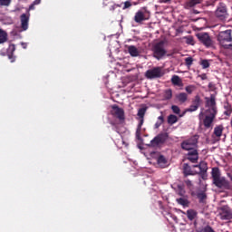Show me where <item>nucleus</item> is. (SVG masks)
Masks as SVG:
<instances>
[{"instance_id": "f257e3e1", "label": "nucleus", "mask_w": 232, "mask_h": 232, "mask_svg": "<svg viewBox=\"0 0 232 232\" xmlns=\"http://www.w3.org/2000/svg\"><path fill=\"white\" fill-rule=\"evenodd\" d=\"M211 177L214 186H216V188H218V189H229V188H231L229 181L226 179L225 177H222V174L220 173V169H218V167H215L212 169Z\"/></svg>"}, {"instance_id": "f03ea898", "label": "nucleus", "mask_w": 232, "mask_h": 232, "mask_svg": "<svg viewBox=\"0 0 232 232\" xmlns=\"http://www.w3.org/2000/svg\"><path fill=\"white\" fill-rule=\"evenodd\" d=\"M231 32V29H228L226 31H221L218 34V41L222 48H225V50H232V44H227V43L232 42Z\"/></svg>"}, {"instance_id": "7ed1b4c3", "label": "nucleus", "mask_w": 232, "mask_h": 232, "mask_svg": "<svg viewBox=\"0 0 232 232\" xmlns=\"http://www.w3.org/2000/svg\"><path fill=\"white\" fill-rule=\"evenodd\" d=\"M197 144H198V135H193L181 142V148L185 151H193L197 150Z\"/></svg>"}, {"instance_id": "20e7f679", "label": "nucleus", "mask_w": 232, "mask_h": 232, "mask_svg": "<svg viewBox=\"0 0 232 232\" xmlns=\"http://www.w3.org/2000/svg\"><path fill=\"white\" fill-rule=\"evenodd\" d=\"M150 17H151V13L147 7H142L135 14L134 21L138 23V24H142L144 21H150Z\"/></svg>"}, {"instance_id": "39448f33", "label": "nucleus", "mask_w": 232, "mask_h": 232, "mask_svg": "<svg viewBox=\"0 0 232 232\" xmlns=\"http://www.w3.org/2000/svg\"><path fill=\"white\" fill-rule=\"evenodd\" d=\"M153 57L158 61H160L164 55L168 53L164 48V42H159L152 47Z\"/></svg>"}, {"instance_id": "423d86ee", "label": "nucleus", "mask_w": 232, "mask_h": 232, "mask_svg": "<svg viewBox=\"0 0 232 232\" xmlns=\"http://www.w3.org/2000/svg\"><path fill=\"white\" fill-rule=\"evenodd\" d=\"M164 73H162V69L160 67H154L152 69L147 70L145 72L146 79H160Z\"/></svg>"}, {"instance_id": "0eeeda50", "label": "nucleus", "mask_w": 232, "mask_h": 232, "mask_svg": "<svg viewBox=\"0 0 232 232\" xmlns=\"http://www.w3.org/2000/svg\"><path fill=\"white\" fill-rule=\"evenodd\" d=\"M215 15L219 21H226V18L227 17V8H226V4L220 3L218 5Z\"/></svg>"}, {"instance_id": "6e6552de", "label": "nucleus", "mask_w": 232, "mask_h": 232, "mask_svg": "<svg viewBox=\"0 0 232 232\" xmlns=\"http://www.w3.org/2000/svg\"><path fill=\"white\" fill-rule=\"evenodd\" d=\"M197 37L204 46L207 48H211L213 46V40L211 39V36H209V34L208 33H199L197 34Z\"/></svg>"}, {"instance_id": "1a4fd4ad", "label": "nucleus", "mask_w": 232, "mask_h": 232, "mask_svg": "<svg viewBox=\"0 0 232 232\" xmlns=\"http://www.w3.org/2000/svg\"><path fill=\"white\" fill-rule=\"evenodd\" d=\"M111 114L112 117L119 119L120 121H124L126 119L124 115V109L119 107L117 104L111 105Z\"/></svg>"}, {"instance_id": "9d476101", "label": "nucleus", "mask_w": 232, "mask_h": 232, "mask_svg": "<svg viewBox=\"0 0 232 232\" xmlns=\"http://www.w3.org/2000/svg\"><path fill=\"white\" fill-rule=\"evenodd\" d=\"M220 220H232V209L229 206H223L219 211Z\"/></svg>"}, {"instance_id": "9b49d317", "label": "nucleus", "mask_w": 232, "mask_h": 232, "mask_svg": "<svg viewBox=\"0 0 232 232\" xmlns=\"http://www.w3.org/2000/svg\"><path fill=\"white\" fill-rule=\"evenodd\" d=\"M166 140H168V133H160L150 141V146L155 148V146L164 144Z\"/></svg>"}, {"instance_id": "f8f14e48", "label": "nucleus", "mask_w": 232, "mask_h": 232, "mask_svg": "<svg viewBox=\"0 0 232 232\" xmlns=\"http://www.w3.org/2000/svg\"><path fill=\"white\" fill-rule=\"evenodd\" d=\"M215 117H217V112H207V115L203 120V125L207 130L213 127Z\"/></svg>"}, {"instance_id": "ddd939ff", "label": "nucleus", "mask_w": 232, "mask_h": 232, "mask_svg": "<svg viewBox=\"0 0 232 232\" xmlns=\"http://www.w3.org/2000/svg\"><path fill=\"white\" fill-rule=\"evenodd\" d=\"M207 106H208V109L206 111V113H217L215 95H211L209 99L207 98Z\"/></svg>"}, {"instance_id": "4468645a", "label": "nucleus", "mask_w": 232, "mask_h": 232, "mask_svg": "<svg viewBox=\"0 0 232 232\" xmlns=\"http://www.w3.org/2000/svg\"><path fill=\"white\" fill-rule=\"evenodd\" d=\"M187 155H188L187 157L188 160H189L193 164L198 161V150H190Z\"/></svg>"}, {"instance_id": "2eb2a0df", "label": "nucleus", "mask_w": 232, "mask_h": 232, "mask_svg": "<svg viewBox=\"0 0 232 232\" xmlns=\"http://www.w3.org/2000/svg\"><path fill=\"white\" fill-rule=\"evenodd\" d=\"M183 182L187 186L188 189L190 191L191 197H195V195H197V192H195V186L193 185V181H191L189 179H185Z\"/></svg>"}, {"instance_id": "dca6fc26", "label": "nucleus", "mask_w": 232, "mask_h": 232, "mask_svg": "<svg viewBox=\"0 0 232 232\" xmlns=\"http://www.w3.org/2000/svg\"><path fill=\"white\" fill-rule=\"evenodd\" d=\"M20 19H21L22 30H24V31L28 30V21H30V17L28 15H26V14H23L20 16Z\"/></svg>"}, {"instance_id": "f3484780", "label": "nucleus", "mask_w": 232, "mask_h": 232, "mask_svg": "<svg viewBox=\"0 0 232 232\" xmlns=\"http://www.w3.org/2000/svg\"><path fill=\"white\" fill-rule=\"evenodd\" d=\"M223 107H224V115H227V117H229L232 113V106L231 103H229L228 101H226L223 102Z\"/></svg>"}, {"instance_id": "a211bd4d", "label": "nucleus", "mask_w": 232, "mask_h": 232, "mask_svg": "<svg viewBox=\"0 0 232 232\" xmlns=\"http://www.w3.org/2000/svg\"><path fill=\"white\" fill-rule=\"evenodd\" d=\"M157 163L160 168H168V160L163 155L158 157Z\"/></svg>"}, {"instance_id": "6ab92c4d", "label": "nucleus", "mask_w": 232, "mask_h": 232, "mask_svg": "<svg viewBox=\"0 0 232 232\" xmlns=\"http://www.w3.org/2000/svg\"><path fill=\"white\" fill-rule=\"evenodd\" d=\"M195 197L198 198L199 204H206V200L208 198V195L204 191L198 192Z\"/></svg>"}, {"instance_id": "aec40b11", "label": "nucleus", "mask_w": 232, "mask_h": 232, "mask_svg": "<svg viewBox=\"0 0 232 232\" xmlns=\"http://www.w3.org/2000/svg\"><path fill=\"white\" fill-rule=\"evenodd\" d=\"M128 52H129V53H130V55L131 56V57H139V55H140V52H139V49H137L136 47H135V45H130L129 47H128Z\"/></svg>"}, {"instance_id": "412c9836", "label": "nucleus", "mask_w": 232, "mask_h": 232, "mask_svg": "<svg viewBox=\"0 0 232 232\" xmlns=\"http://www.w3.org/2000/svg\"><path fill=\"white\" fill-rule=\"evenodd\" d=\"M176 99L180 102L181 104H184L188 101V93L186 92H179L176 94Z\"/></svg>"}, {"instance_id": "4be33fe9", "label": "nucleus", "mask_w": 232, "mask_h": 232, "mask_svg": "<svg viewBox=\"0 0 232 232\" xmlns=\"http://www.w3.org/2000/svg\"><path fill=\"white\" fill-rule=\"evenodd\" d=\"M183 175L185 179L188 177V175H193V170H191V167L188 163H184L183 165Z\"/></svg>"}, {"instance_id": "5701e85b", "label": "nucleus", "mask_w": 232, "mask_h": 232, "mask_svg": "<svg viewBox=\"0 0 232 232\" xmlns=\"http://www.w3.org/2000/svg\"><path fill=\"white\" fill-rule=\"evenodd\" d=\"M176 202L179 204V206H183V208H189V200L186 198H177Z\"/></svg>"}, {"instance_id": "b1692460", "label": "nucleus", "mask_w": 232, "mask_h": 232, "mask_svg": "<svg viewBox=\"0 0 232 232\" xmlns=\"http://www.w3.org/2000/svg\"><path fill=\"white\" fill-rule=\"evenodd\" d=\"M6 41H8V34L0 28V44H4Z\"/></svg>"}, {"instance_id": "393cba45", "label": "nucleus", "mask_w": 232, "mask_h": 232, "mask_svg": "<svg viewBox=\"0 0 232 232\" xmlns=\"http://www.w3.org/2000/svg\"><path fill=\"white\" fill-rule=\"evenodd\" d=\"M197 215H198V213L195 209L187 210V218L188 220H195V218H197Z\"/></svg>"}, {"instance_id": "a878e982", "label": "nucleus", "mask_w": 232, "mask_h": 232, "mask_svg": "<svg viewBox=\"0 0 232 232\" xmlns=\"http://www.w3.org/2000/svg\"><path fill=\"white\" fill-rule=\"evenodd\" d=\"M168 124L170 126H173V124H176V122H179V118L175 114H169L168 116Z\"/></svg>"}, {"instance_id": "bb28decb", "label": "nucleus", "mask_w": 232, "mask_h": 232, "mask_svg": "<svg viewBox=\"0 0 232 232\" xmlns=\"http://www.w3.org/2000/svg\"><path fill=\"white\" fill-rule=\"evenodd\" d=\"M223 131H224V127L222 125H218L214 129V135H216V137H222Z\"/></svg>"}, {"instance_id": "cd10ccee", "label": "nucleus", "mask_w": 232, "mask_h": 232, "mask_svg": "<svg viewBox=\"0 0 232 232\" xmlns=\"http://www.w3.org/2000/svg\"><path fill=\"white\" fill-rule=\"evenodd\" d=\"M164 101H170V99L173 97V91L171 89H168L164 92Z\"/></svg>"}, {"instance_id": "c85d7f7f", "label": "nucleus", "mask_w": 232, "mask_h": 232, "mask_svg": "<svg viewBox=\"0 0 232 232\" xmlns=\"http://www.w3.org/2000/svg\"><path fill=\"white\" fill-rule=\"evenodd\" d=\"M162 124H164V115L161 114L160 116L158 117V121H156L154 128L156 130H159V127L162 126Z\"/></svg>"}, {"instance_id": "c756f323", "label": "nucleus", "mask_w": 232, "mask_h": 232, "mask_svg": "<svg viewBox=\"0 0 232 232\" xmlns=\"http://www.w3.org/2000/svg\"><path fill=\"white\" fill-rule=\"evenodd\" d=\"M171 82L174 84V86H180V82H182V81L180 80V77L174 75L171 78Z\"/></svg>"}, {"instance_id": "7c9ffc66", "label": "nucleus", "mask_w": 232, "mask_h": 232, "mask_svg": "<svg viewBox=\"0 0 232 232\" xmlns=\"http://www.w3.org/2000/svg\"><path fill=\"white\" fill-rule=\"evenodd\" d=\"M193 168H199L201 173H206L208 171V165L206 163H200L199 165H194Z\"/></svg>"}, {"instance_id": "2f4dec72", "label": "nucleus", "mask_w": 232, "mask_h": 232, "mask_svg": "<svg viewBox=\"0 0 232 232\" xmlns=\"http://www.w3.org/2000/svg\"><path fill=\"white\" fill-rule=\"evenodd\" d=\"M177 193L179 197H184V195H186V189L184 188V186L178 185Z\"/></svg>"}, {"instance_id": "473e14b6", "label": "nucleus", "mask_w": 232, "mask_h": 232, "mask_svg": "<svg viewBox=\"0 0 232 232\" xmlns=\"http://www.w3.org/2000/svg\"><path fill=\"white\" fill-rule=\"evenodd\" d=\"M146 107L140 108L138 111V117H140V119H144V116L146 115Z\"/></svg>"}, {"instance_id": "72a5a7b5", "label": "nucleus", "mask_w": 232, "mask_h": 232, "mask_svg": "<svg viewBox=\"0 0 232 232\" xmlns=\"http://www.w3.org/2000/svg\"><path fill=\"white\" fill-rule=\"evenodd\" d=\"M192 106H197V108H199V106H200V96H198V95L195 96L194 100L192 101Z\"/></svg>"}, {"instance_id": "f704fd0d", "label": "nucleus", "mask_w": 232, "mask_h": 232, "mask_svg": "<svg viewBox=\"0 0 232 232\" xmlns=\"http://www.w3.org/2000/svg\"><path fill=\"white\" fill-rule=\"evenodd\" d=\"M185 91L187 92V93L191 95L193 93V92H195V86L194 85H188V86L185 87Z\"/></svg>"}, {"instance_id": "c9c22d12", "label": "nucleus", "mask_w": 232, "mask_h": 232, "mask_svg": "<svg viewBox=\"0 0 232 232\" xmlns=\"http://www.w3.org/2000/svg\"><path fill=\"white\" fill-rule=\"evenodd\" d=\"M171 110L173 111V113H175L176 115H179L180 114V108L177 105H172L171 106Z\"/></svg>"}, {"instance_id": "e433bc0d", "label": "nucleus", "mask_w": 232, "mask_h": 232, "mask_svg": "<svg viewBox=\"0 0 232 232\" xmlns=\"http://www.w3.org/2000/svg\"><path fill=\"white\" fill-rule=\"evenodd\" d=\"M200 64L203 70H206V68H209V62L208 60H202Z\"/></svg>"}, {"instance_id": "4c0bfd02", "label": "nucleus", "mask_w": 232, "mask_h": 232, "mask_svg": "<svg viewBox=\"0 0 232 232\" xmlns=\"http://www.w3.org/2000/svg\"><path fill=\"white\" fill-rule=\"evenodd\" d=\"M10 3H12V0H0L1 6H10Z\"/></svg>"}, {"instance_id": "58836bf2", "label": "nucleus", "mask_w": 232, "mask_h": 232, "mask_svg": "<svg viewBox=\"0 0 232 232\" xmlns=\"http://www.w3.org/2000/svg\"><path fill=\"white\" fill-rule=\"evenodd\" d=\"M185 64L186 66H191L193 64V58L192 57H188L185 58Z\"/></svg>"}, {"instance_id": "ea45409f", "label": "nucleus", "mask_w": 232, "mask_h": 232, "mask_svg": "<svg viewBox=\"0 0 232 232\" xmlns=\"http://www.w3.org/2000/svg\"><path fill=\"white\" fill-rule=\"evenodd\" d=\"M14 52H15V44H12L9 45L8 53L14 54Z\"/></svg>"}, {"instance_id": "a19ab883", "label": "nucleus", "mask_w": 232, "mask_h": 232, "mask_svg": "<svg viewBox=\"0 0 232 232\" xmlns=\"http://www.w3.org/2000/svg\"><path fill=\"white\" fill-rule=\"evenodd\" d=\"M130 6H131V2L126 1V2L124 3V5H123V7H122V10H126V9H128V8H130Z\"/></svg>"}, {"instance_id": "79ce46f5", "label": "nucleus", "mask_w": 232, "mask_h": 232, "mask_svg": "<svg viewBox=\"0 0 232 232\" xmlns=\"http://www.w3.org/2000/svg\"><path fill=\"white\" fill-rule=\"evenodd\" d=\"M198 110V107L196 105H190L189 108L187 110V111H197Z\"/></svg>"}, {"instance_id": "37998d69", "label": "nucleus", "mask_w": 232, "mask_h": 232, "mask_svg": "<svg viewBox=\"0 0 232 232\" xmlns=\"http://www.w3.org/2000/svg\"><path fill=\"white\" fill-rule=\"evenodd\" d=\"M187 44H191V45L195 44V40H193L191 36H188L187 38Z\"/></svg>"}, {"instance_id": "c03bdc74", "label": "nucleus", "mask_w": 232, "mask_h": 232, "mask_svg": "<svg viewBox=\"0 0 232 232\" xmlns=\"http://www.w3.org/2000/svg\"><path fill=\"white\" fill-rule=\"evenodd\" d=\"M142 124H144V118H140V122L138 124V128L142 130Z\"/></svg>"}, {"instance_id": "a18cd8bd", "label": "nucleus", "mask_w": 232, "mask_h": 232, "mask_svg": "<svg viewBox=\"0 0 232 232\" xmlns=\"http://www.w3.org/2000/svg\"><path fill=\"white\" fill-rule=\"evenodd\" d=\"M8 57L10 59L11 63H15V56H14V54L9 53Z\"/></svg>"}, {"instance_id": "49530a36", "label": "nucleus", "mask_w": 232, "mask_h": 232, "mask_svg": "<svg viewBox=\"0 0 232 232\" xmlns=\"http://www.w3.org/2000/svg\"><path fill=\"white\" fill-rule=\"evenodd\" d=\"M142 129H140L139 127H137V130H136V137L139 139V137H140V131H141Z\"/></svg>"}, {"instance_id": "de8ad7c7", "label": "nucleus", "mask_w": 232, "mask_h": 232, "mask_svg": "<svg viewBox=\"0 0 232 232\" xmlns=\"http://www.w3.org/2000/svg\"><path fill=\"white\" fill-rule=\"evenodd\" d=\"M201 81H206V79H208V75L206 73H202L199 75Z\"/></svg>"}, {"instance_id": "09e8293b", "label": "nucleus", "mask_w": 232, "mask_h": 232, "mask_svg": "<svg viewBox=\"0 0 232 232\" xmlns=\"http://www.w3.org/2000/svg\"><path fill=\"white\" fill-rule=\"evenodd\" d=\"M160 3H163V4H168V3H171V0H159Z\"/></svg>"}, {"instance_id": "8fccbe9b", "label": "nucleus", "mask_w": 232, "mask_h": 232, "mask_svg": "<svg viewBox=\"0 0 232 232\" xmlns=\"http://www.w3.org/2000/svg\"><path fill=\"white\" fill-rule=\"evenodd\" d=\"M33 4H34V5H41V0H34V1L33 2Z\"/></svg>"}, {"instance_id": "3c124183", "label": "nucleus", "mask_w": 232, "mask_h": 232, "mask_svg": "<svg viewBox=\"0 0 232 232\" xmlns=\"http://www.w3.org/2000/svg\"><path fill=\"white\" fill-rule=\"evenodd\" d=\"M29 10H35V5L32 4V5L29 6Z\"/></svg>"}, {"instance_id": "603ef678", "label": "nucleus", "mask_w": 232, "mask_h": 232, "mask_svg": "<svg viewBox=\"0 0 232 232\" xmlns=\"http://www.w3.org/2000/svg\"><path fill=\"white\" fill-rule=\"evenodd\" d=\"M111 10H115V5H111Z\"/></svg>"}, {"instance_id": "864d4df0", "label": "nucleus", "mask_w": 232, "mask_h": 232, "mask_svg": "<svg viewBox=\"0 0 232 232\" xmlns=\"http://www.w3.org/2000/svg\"><path fill=\"white\" fill-rule=\"evenodd\" d=\"M184 115L180 114L179 117H183Z\"/></svg>"}]
</instances>
